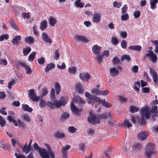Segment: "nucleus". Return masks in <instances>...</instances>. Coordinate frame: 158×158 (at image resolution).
Here are the masks:
<instances>
[{"label":"nucleus","instance_id":"obj_1","mask_svg":"<svg viewBox=\"0 0 158 158\" xmlns=\"http://www.w3.org/2000/svg\"><path fill=\"white\" fill-rule=\"evenodd\" d=\"M33 147L35 150L39 151L40 154L42 158H50L48 153V151L45 148H42L40 147H39L38 144L36 143L34 144Z\"/></svg>","mask_w":158,"mask_h":158},{"label":"nucleus","instance_id":"obj_2","mask_svg":"<svg viewBox=\"0 0 158 158\" xmlns=\"http://www.w3.org/2000/svg\"><path fill=\"white\" fill-rule=\"evenodd\" d=\"M7 118L9 122L13 123L15 126L17 127L19 125L22 128L25 127V123L20 120L18 119L16 121L15 119H13L12 117L11 116H8Z\"/></svg>","mask_w":158,"mask_h":158},{"label":"nucleus","instance_id":"obj_3","mask_svg":"<svg viewBox=\"0 0 158 158\" xmlns=\"http://www.w3.org/2000/svg\"><path fill=\"white\" fill-rule=\"evenodd\" d=\"M85 97L88 98V102L89 104L93 105L94 102H97V101L99 100V97H97L94 95H92L89 92H85Z\"/></svg>","mask_w":158,"mask_h":158},{"label":"nucleus","instance_id":"obj_4","mask_svg":"<svg viewBox=\"0 0 158 158\" xmlns=\"http://www.w3.org/2000/svg\"><path fill=\"white\" fill-rule=\"evenodd\" d=\"M140 113L142 117H145L147 119H148L150 117V109L148 107L142 108Z\"/></svg>","mask_w":158,"mask_h":158},{"label":"nucleus","instance_id":"obj_5","mask_svg":"<svg viewBox=\"0 0 158 158\" xmlns=\"http://www.w3.org/2000/svg\"><path fill=\"white\" fill-rule=\"evenodd\" d=\"M88 120L90 123L93 125L99 124L100 123V120L98 119V115L96 116L94 114H91L90 116L88 117Z\"/></svg>","mask_w":158,"mask_h":158},{"label":"nucleus","instance_id":"obj_6","mask_svg":"<svg viewBox=\"0 0 158 158\" xmlns=\"http://www.w3.org/2000/svg\"><path fill=\"white\" fill-rule=\"evenodd\" d=\"M54 101L55 107H56L57 108H59L61 106H64L67 102V98H65L63 97H61L59 101L56 100Z\"/></svg>","mask_w":158,"mask_h":158},{"label":"nucleus","instance_id":"obj_7","mask_svg":"<svg viewBox=\"0 0 158 158\" xmlns=\"http://www.w3.org/2000/svg\"><path fill=\"white\" fill-rule=\"evenodd\" d=\"M28 95L30 98L33 102L38 101L40 99V97L36 95L33 89H31L29 90Z\"/></svg>","mask_w":158,"mask_h":158},{"label":"nucleus","instance_id":"obj_8","mask_svg":"<svg viewBox=\"0 0 158 158\" xmlns=\"http://www.w3.org/2000/svg\"><path fill=\"white\" fill-rule=\"evenodd\" d=\"M19 64L20 65V66L21 67L25 69L27 74H31V73L32 71L27 64L24 62L23 61H20L19 62Z\"/></svg>","mask_w":158,"mask_h":158},{"label":"nucleus","instance_id":"obj_9","mask_svg":"<svg viewBox=\"0 0 158 158\" xmlns=\"http://www.w3.org/2000/svg\"><path fill=\"white\" fill-rule=\"evenodd\" d=\"M148 53H147L144 57H149L151 58L152 62L153 63H155L157 60V57L156 55L152 51H148Z\"/></svg>","mask_w":158,"mask_h":158},{"label":"nucleus","instance_id":"obj_10","mask_svg":"<svg viewBox=\"0 0 158 158\" xmlns=\"http://www.w3.org/2000/svg\"><path fill=\"white\" fill-rule=\"evenodd\" d=\"M149 72L150 74L152 76L155 85H158V78L157 73L154 70H152L151 68H150Z\"/></svg>","mask_w":158,"mask_h":158},{"label":"nucleus","instance_id":"obj_11","mask_svg":"<svg viewBox=\"0 0 158 158\" xmlns=\"http://www.w3.org/2000/svg\"><path fill=\"white\" fill-rule=\"evenodd\" d=\"M149 147L150 150L146 152V155L148 157L151 156L155 152L154 151L155 146L154 143H149L148 147Z\"/></svg>","mask_w":158,"mask_h":158},{"label":"nucleus","instance_id":"obj_12","mask_svg":"<svg viewBox=\"0 0 158 158\" xmlns=\"http://www.w3.org/2000/svg\"><path fill=\"white\" fill-rule=\"evenodd\" d=\"M75 40H77L83 43H87L89 42L86 37L83 35H77L75 36Z\"/></svg>","mask_w":158,"mask_h":158},{"label":"nucleus","instance_id":"obj_13","mask_svg":"<svg viewBox=\"0 0 158 158\" xmlns=\"http://www.w3.org/2000/svg\"><path fill=\"white\" fill-rule=\"evenodd\" d=\"M137 136L140 140H144L147 138L148 134L146 131H142L137 134Z\"/></svg>","mask_w":158,"mask_h":158},{"label":"nucleus","instance_id":"obj_14","mask_svg":"<svg viewBox=\"0 0 158 158\" xmlns=\"http://www.w3.org/2000/svg\"><path fill=\"white\" fill-rule=\"evenodd\" d=\"M92 19L93 21L95 23H97L100 22L101 21V14L99 13L94 14Z\"/></svg>","mask_w":158,"mask_h":158},{"label":"nucleus","instance_id":"obj_15","mask_svg":"<svg viewBox=\"0 0 158 158\" xmlns=\"http://www.w3.org/2000/svg\"><path fill=\"white\" fill-rule=\"evenodd\" d=\"M70 106L71 110L73 113L76 114H80L79 113L81 112V110H78V108L75 105L73 102H71Z\"/></svg>","mask_w":158,"mask_h":158},{"label":"nucleus","instance_id":"obj_16","mask_svg":"<svg viewBox=\"0 0 158 158\" xmlns=\"http://www.w3.org/2000/svg\"><path fill=\"white\" fill-rule=\"evenodd\" d=\"M79 77L80 79L83 81H87L90 78V75L88 73H80Z\"/></svg>","mask_w":158,"mask_h":158},{"label":"nucleus","instance_id":"obj_17","mask_svg":"<svg viewBox=\"0 0 158 158\" xmlns=\"http://www.w3.org/2000/svg\"><path fill=\"white\" fill-rule=\"evenodd\" d=\"M54 136L55 138L57 139H62L65 136V134L62 132L58 131H56L54 134Z\"/></svg>","mask_w":158,"mask_h":158},{"label":"nucleus","instance_id":"obj_18","mask_svg":"<svg viewBox=\"0 0 158 158\" xmlns=\"http://www.w3.org/2000/svg\"><path fill=\"white\" fill-rule=\"evenodd\" d=\"M42 40L46 42L49 44H51L52 41L51 39L49 37L47 34L45 32H43L42 34Z\"/></svg>","mask_w":158,"mask_h":158},{"label":"nucleus","instance_id":"obj_19","mask_svg":"<svg viewBox=\"0 0 158 158\" xmlns=\"http://www.w3.org/2000/svg\"><path fill=\"white\" fill-rule=\"evenodd\" d=\"M110 76L112 77H114L119 74V71L114 68H110L109 69Z\"/></svg>","mask_w":158,"mask_h":158},{"label":"nucleus","instance_id":"obj_20","mask_svg":"<svg viewBox=\"0 0 158 158\" xmlns=\"http://www.w3.org/2000/svg\"><path fill=\"white\" fill-rule=\"evenodd\" d=\"M101 47L97 45H95L92 48L93 53L96 55H98L100 53Z\"/></svg>","mask_w":158,"mask_h":158},{"label":"nucleus","instance_id":"obj_21","mask_svg":"<svg viewBox=\"0 0 158 158\" xmlns=\"http://www.w3.org/2000/svg\"><path fill=\"white\" fill-rule=\"evenodd\" d=\"M21 39V36L18 35L15 36L12 40L11 43L13 44L17 45L19 43V41H20Z\"/></svg>","mask_w":158,"mask_h":158},{"label":"nucleus","instance_id":"obj_22","mask_svg":"<svg viewBox=\"0 0 158 158\" xmlns=\"http://www.w3.org/2000/svg\"><path fill=\"white\" fill-rule=\"evenodd\" d=\"M47 27V22L46 20H44L40 23V28L41 30H45Z\"/></svg>","mask_w":158,"mask_h":158},{"label":"nucleus","instance_id":"obj_23","mask_svg":"<svg viewBox=\"0 0 158 158\" xmlns=\"http://www.w3.org/2000/svg\"><path fill=\"white\" fill-rule=\"evenodd\" d=\"M130 50H134L137 51L139 52L142 49V47L140 45H136L134 46H131L128 48Z\"/></svg>","mask_w":158,"mask_h":158},{"label":"nucleus","instance_id":"obj_24","mask_svg":"<svg viewBox=\"0 0 158 158\" xmlns=\"http://www.w3.org/2000/svg\"><path fill=\"white\" fill-rule=\"evenodd\" d=\"M76 89L78 93L82 94L84 92V89H83L80 83H78L76 84Z\"/></svg>","mask_w":158,"mask_h":158},{"label":"nucleus","instance_id":"obj_25","mask_svg":"<svg viewBox=\"0 0 158 158\" xmlns=\"http://www.w3.org/2000/svg\"><path fill=\"white\" fill-rule=\"evenodd\" d=\"M99 100L97 101V102L99 103L100 104L102 103V105L103 106H104L106 108L109 107L110 106L109 105V103L106 102L105 100H101L100 99V98H99Z\"/></svg>","mask_w":158,"mask_h":158},{"label":"nucleus","instance_id":"obj_26","mask_svg":"<svg viewBox=\"0 0 158 158\" xmlns=\"http://www.w3.org/2000/svg\"><path fill=\"white\" fill-rule=\"evenodd\" d=\"M55 65L54 63H50L48 64L46 67L45 71L46 73L48 72L50 69H54Z\"/></svg>","mask_w":158,"mask_h":158},{"label":"nucleus","instance_id":"obj_27","mask_svg":"<svg viewBox=\"0 0 158 158\" xmlns=\"http://www.w3.org/2000/svg\"><path fill=\"white\" fill-rule=\"evenodd\" d=\"M150 2L151 8L152 9H155L156 8V5L158 2V0H150Z\"/></svg>","mask_w":158,"mask_h":158},{"label":"nucleus","instance_id":"obj_28","mask_svg":"<svg viewBox=\"0 0 158 158\" xmlns=\"http://www.w3.org/2000/svg\"><path fill=\"white\" fill-rule=\"evenodd\" d=\"M54 88L56 89V94L57 95L59 94L61 91V87L60 84L58 82H56Z\"/></svg>","mask_w":158,"mask_h":158},{"label":"nucleus","instance_id":"obj_29","mask_svg":"<svg viewBox=\"0 0 158 158\" xmlns=\"http://www.w3.org/2000/svg\"><path fill=\"white\" fill-rule=\"evenodd\" d=\"M50 99L52 101H54L56 100L55 97V89L54 88H52L50 92Z\"/></svg>","mask_w":158,"mask_h":158},{"label":"nucleus","instance_id":"obj_30","mask_svg":"<svg viewBox=\"0 0 158 158\" xmlns=\"http://www.w3.org/2000/svg\"><path fill=\"white\" fill-rule=\"evenodd\" d=\"M108 116H109L110 118H111V114L110 113H108V114H103L99 115H98V119L100 120V119H105L108 118Z\"/></svg>","mask_w":158,"mask_h":158},{"label":"nucleus","instance_id":"obj_31","mask_svg":"<svg viewBox=\"0 0 158 158\" xmlns=\"http://www.w3.org/2000/svg\"><path fill=\"white\" fill-rule=\"evenodd\" d=\"M27 143H26L24 145L22 150L23 152H25L26 154H28L31 150V147L29 146H27Z\"/></svg>","mask_w":158,"mask_h":158},{"label":"nucleus","instance_id":"obj_32","mask_svg":"<svg viewBox=\"0 0 158 158\" xmlns=\"http://www.w3.org/2000/svg\"><path fill=\"white\" fill-rule=\"evenodd\" d=\"M77 70V68L73 66L69 68L68 71L69 74H74L76 73Z\"/></svg>","mask_w":158,"mask_h":158},{"label":"nucleus","instance_id":"obj_33","mask_svg":"<svg viewBox=\"0 0 158 158\" xmlns=\"http://www.w3.org/2000/svg\"><path fill=\"white\" fill-rule=\"evenodd\" d=\"M22 108L23 110L30 112H31L33 110L27 104L23 105Z\"/></svg>","mask_w":158,"mask_h":158},{"label":"nucleus","instance_id":"obj_34","mask_svg":"<svg viewBox=\"0 0 158 158\" xmlns=\"http://www.w3.org/2000/svg\"><path fill=\"white\" fill-rule=\"evenodd\" d=\"M124 60H125L127 62H129L131 60L130 56L127 55H124L122 56L121 58V61L123 62Z\"/></svg>","mask_w":158,"mask_h":158},{"label":"nucleus","instance_id":"obj_35","mask_svg":"<svg viewBox=\"0 0 158 158\" xmlns=\"http://www.w3.org/2000/svg\"><path fill=\"white\" fill-rule=\"evenodd\" d=\"M49 24L52 26H53L57 23V20L52 17H51L49 19Z\"/></svg>","mask_w":158,"mask_h":158},{"label":"nucleus","instance_id":"obj_36","mask_svg":"<svg viewBox=\"0 0 158 158\" xmlns=\"http://www.w3.org/2000/svg\"><path fill=\"white\" fill-rule=\"evenodd\" d=\"M142 145L139 143H135L133 146L132 148L135 150H141L142 148Z\"/></svg>","mask_w":158,"mask_h":158},{"label":"nucleus","instance_id":"obj_37","mask_svg":"<svg viewBox=\"0 0 158 158\" xmlns=\"http://www.w3.org/2000/svg\"><path fill=\"white\" fill-rule=\"evenodd\" d=\"M75 100L76 102L80 104H84L85 103V101L81 98L79 97H75Z\"/></svg>","mask_w":158,"mask_h":158},{"label":"nucleus","instance_id":"obj_38","mask_svg":"<svg viewBox=\"0 0 158 158\" xmlns=\"http://www.w3.org/2000/svg\"><path fill=\"white\" fill-rule=\"evenodd\" d=\"M25 41L27 43L31 44L34 42V39L31 36H29L25 38Z\"/></svg>","mask_w":158,"mask_h":158},{"label":"nucleus","instance_id":"obj_39","mask_svg":"<svg viewBox=\"0 0 158 158\" xmlns=\"http://www.w3.org/2000/svg\"><path fill=\"white\" fill-rule=\"evenodd\" d=\"M75 5L77 7L82 8L84 7V4L81 2V0H77L75 1Z\"/></svg>","mask_w":158,"mask_h":158},{"label":"nucleus","instance_id":"obj_40","mask_svg":"<svg viewBox=\"0 0 158 158\" xmlns=\"http://www.w3.org/2000/svg\"><path fill=\"white\" fill-rule=\"evenodd\" d=\"M101 90H99L98 89L95 88H93L91 90V93L92 94H96L98 95H100V93Z\"/></svg>","mask_w":158,"mask_h":158},{"label":"nucleus","instance_id":"obj_41","mask_svg":"<svg viewBox=\"0 0 158 158\" xmlns=\"http://www.w3.org/2000/svg\"><path fill=\"white\" fill-rule=\"evenodd\" d=\"M36 53L35 52H32L29 56L28 59L30 61H32L35 58Z\"/></svg>","mask_w":158,"mask_h":158},{"label":"nucleus","instance_id":"obj_42","mask_svg":"<svg viewBox=\"0 0 158 158\" xmlns=\"http://www.w3.org/2000/svg\"><path fill=\"white\" fill-rule=\"evenodd\" d=\"M69 116L70 115L69 114L64 112L61 114V116L60 118V120H64L69 118Z\"/></svg>","mask_w":158,"mask_h":158},{"label":"nucleus","instance_id":"obj_43","mask_svg":"<svg viewBox=\"0 0 158 158\" xmlns=\"http://www.w3.org/2000/svg\"><path fill=\"white\" fill-rule=\"evenodd\" d=\"M10 26L16 31H18L19 29L17 25L14 21L13 20H11L10 21Z\"/></svg>","mask_w":158,"mask_h":158},{"label":"nucleus","instance_id":"obj_44","mask_svg":"<svg viewBox=\"0 0 158 158\" xmlns=\"http://www.w3.org/2000/svg\"><path fill=\"white\" fill-rule=\"evenodd\" d=\"M140 86V81L136 82L135 83V87L134 89L135 91L136 92H138L139 91V88Z\"/></svg>","mask_w":158,"mask_h":158},{"label":"nucleus","instance_id":"obj_45","mask_svg":"<svg viewBox=\"0 0 158 158\" xmlns=\"http://www.w3.org/2000/svg\"><path fill=\"white\" fill-rule=\"evenodd\" d=\"M47 102L42 99L40 100L39 105L40 107L44 108L47 106Z\"/></svg>","mask_w":158,"mask_h":158},{"label":"nucleus","instance_id":"obj_46","mask_svg":"<svg viewBox=\"0 0 158 158\" xmlns=\"http://www.w3.org/2000/svg\"><path fill=\"white\" fill-rule=\"evenodd\" d=\"M42 94H40L41 97H44L48 93L47 88L45 87H43L41 89Z\"/></svg>","mask_w":158,"mask_h":158},{"label":"nucleus","instance_id":"obj_47","mask_svg":"<svg viewBox=\"0 0 158 158\" xmlns=\"http://www.w3.org/2000/svg\"><path fill=\"white\" fill-rule=\"evenodd\" d=\"M31 49L29 47H28L27 48L24 49L23 50V54L24 56H27L31 51Z\"/></svg>","mask_w":158,"mask_h":158},{"label":"nucleus","instance_id":"obj_48","mask_svg":"<svg viewBox=\"0 0 158 158\" xmlns=\"http://www.w3.org/2000/svg\"><path fill=\"white\" fill-rule=\"evenodd\" d=\"M9 38V35L7 34L1 35L0 36V41H3L4 40H7Z\"/></svg>","mask_w":158,"mask_h":158},{"label":"nucleus","instance_id":"obj_49","mask_svg":"<svg viewBox=\"0 0 158 158\" xmlns=\"http://www.w3.org/2000/svg\"><path fill=\"white\" fill-rule=\"evenodd\" d=\"M129 19V16L127 13H126L122 16L121 19L122 21H127Z\"/></svg>","mask_w":158,"mask_h":158},{"label":"nucleus","instance_id":"obj_50","mask_svg":"<svg viewBox=\"0 0 158 158\" xmlns=\"http://www.w3.org/2000/svg\"><path fill=\"white\" fill-rule=\"evenodd\" d=\"M47 106L52 109H54L55 108V103L50 101L47 102Z\"/></svg>","mask_w":158,"mask_h":158},{"label":"nucleus","instance_id":"obj_51","mask_svg":"<svg viewBox=\"0 0 158 158\" xmlns=\"http://www.w3.org/2000/svg\"><path fill=\"white\" fill-rule=\"evenodd\" d=\"M111 42L114 45H116L118 43V40L115 37H113L112 38Z\"/></svg>","mask_w":158,"mask_h":158},{"label":"nucleus","instance_id":"obj_52","mask_svg":"<svg viewBox=\"0 0 158 158\" xmlns=\"http://www.w3.org/2000/svg\"><path fill=\"white\" fill-rule=\"evenodd\" d=\"M130 110L132 112H137L139 110V108L135 106H131L130 107Z\"/></svg>","mask_w":158,"mask_h":158},{"label":"nucleus","instance_id":"obj_53","mask_svg":"<svg viewBox=\"0 0 158 158\" xmlns=\"http://www.w3.org/2000/svg\"><path fill=\"white\" fill-rule=\"evenodd\" d=\"M124 125L125 127L128 128L132 126V124L130 123L129 121L126 119L124 121Z\"/></svg>","mask_w":158,"mask_h":158},{"label":"nucleus","instance_id":"obj_54","mask_svg":"<svg viewBox=\"0 0 158 158\" xmlns=\"http://www.w3.org/2000/svg\"><path fill=\"white\" fill-rule=\"evenodd\" d=\"M77 130V129L73 126H70L68 127V131L72 133H75Z\"/></svg>","mask_w":158,"mask_h":158},{"label":"nucleus","instance_id":"obj_55","mask_svg":"<svg viewBox=\"0 0 158 158\" xmlns=\"http://www.w3.org/2000/svg\"><path fill=\"white\" fill-rule=\"evenodd\" d=\"M139 67L137 65L132 66L131 68V71L135 73H137L138 72Z\"/></svg>","mask_w":158,"mask_h":158},{"label":"nucleus","instance_id":"obj_56","mask_svg":"<svg viewBox=\"0 0 158 158\" xmlns=\"http://www.w3.org/2000/svg\"><path fill=\"white\" fill-rule=\"evenodd\" d=\"M121 44L122 47L123 49H125L127 47V42L125 40H123Z\"/></svg>","mask_w":158,"mask_h":158},{"label":"nucleus","instance_id":"obj_57","mask_svg":"<svg viewBox=\"0 0 158 158\" xmlns=\"http://www.w3.org/2000/svg\"><path fill=\"white\" fill-rule=\"evenodd\" d=\"M6 124V121L4 120L3 118L1 116H0V124L2 127H4Z\"/></svg>","mask_w":158,"mask_h":158},{"label":"nucleus","instance_id":"obj_58","mask_svg":"<svg viewBox=\"0 0 158 158\" xmlns=\"http://www.w3.org/2000/svg\"><path fill=\"white\" fill-rule=\"evenodd\" d=\"M157 106H156L153 105L152 106V108L151 110V113H157Z\"/></svg>","mask_w":158,"mask_h":158},{"label":"nucleus","instance_id":"obj_59","mask_svg":"<svg viewBox=\"0 0 158 158\" xmlns=\"http://www.w3.org/2000/svg\"><path fill=\"white\" fill-rule=\"evenodd\" d=\"M140 12L139 11H135L133 14L134 18L135 19L138 18L140 15Z\"/></svg>","mask_w":158,"mask_h":158},{"label":"nucleus","instance_id":"obj_60","mask_svg":"<svg viewBox=\"0 0 158 158\" xmlns=\"http://www.w3.org/2000/svg\"><path fill=\"white\" fill-rule=\"evenodd\" d=\"M59 57L60 55L59 51L58 50H56L55 52L54 57L56 60H58L59 59Z\"/></svg>","mask_w":158,"mask_h":158},{"label":"nucleus","instance_id":"obj_61","mask_svg":"<svg viewBox=\"0 0 158 158\" xmlns=\"http://www.w3.org/2000/svg\"><path fill=\"white\" fill-rule=\"evenodd\" d=\"M6 109V107H3L0 109V113L4 115H6L7 114V113L6 111L4 110Z\"/></svg>","mask_w":158,"mask_h":158},{"label":"nucleus","instance_id":"obj_62","mask_svg":"<svg viewBox=\"0 0 158 158\" xmlns=\"http://www.w3.org/2000/svg\"><path fill=\"white\" fill-rule=\"evenodd\" d=\"M122 5L121 2H118L117 1H114L113 3V6L114 7H116L119 8Z\"/></svg>","mask_w":158,"mask_h":158},{"label":"nucleus","instance_id":"obj_63","mask_svg":"<svg viewBox=\"0 0 158 158\" xmlns=\"http://www.w3.org/2000/svg\"><path fill=\"white\" fill-rule=\"evenodd\" d=\"M45 59L43 57H41L38 59V63L40 65L43 64L45 62Z\"/></svg>","mask_w":158,"mask_h":158},{"label":"nucleus","instance_id":"obj_64","mask_svg":"<svg viewBox=\"0 0 158 158\" xmlns=\"http://www.w3.org/2000/svg\"><path fill=\"white\" fill-rule=\"evenodd\" d=\"M15 155L17 158H26L22 154H19L17 153H15Z\"/></svg>","mask_w":158,"mask_h":158}]
</instances>
